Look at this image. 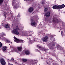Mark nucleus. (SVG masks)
<instances>
[{
    "instance_id": "1",
    "label": "nucleus",
    "mask_w": 65,
    "mask_h": 65,
    "mask_svg": "<svg viewBox=\"0 0 65 65\" xmlns=\"http://www.w3.org/2000/svg\"><path fill=\"white\" fill-rule=\"evenodd\" d=\"M12 4L13 5H14V8H18L19 7V3H17L16 2H12Z\"/></svg>"
},
{
    "instance_id": "2",
    "label": "nucleus",
    "mask_w": 65,
    "mask_h": 65,
    "mask_svg": "<svg viewBox=\"0 0 65 65\" xmlns=\"http://www.w3.org/2000/svg\"><path fill=\"white\" fill-rule=\"evenodd\" d=\"M48 37L47 36L44 37L42 39V40L43 42H47L48 41Z\"/></svg>"
},
{
    "instance_id": "3",
    "label": "nucleus",
    "mask_w": 65,
    "mask_h": 65,
    "mask_svg": "<svg viewBox=\"0 0 65 65\" xmlns=\"http://www.w3.org/2000/svg\"><path fill=\"white\" fill-rule=\"evenodd\" d=\"M12 32L15 34L16 35H19V31L16 29H13V30L12 31Z\"/></svg>"
},
{
    "instance_id": "4",
    "label": "nucleus",
    "mask_w": 65,
    "mask_h": 65,
    "mask_svg": "<svg viewBox=\"0 0 65 65\" xmlns=\"http://www.w3.org/2000/svg\"><path fill=\"white\" fill-rule=\"evenodd\" d=\"M0 61L1 64L2 65H5L6 64V62L3 58H1Z\"/></svg>"
},
{
    "instance_id": "5",
    "label": "nucleus",
    "mask_w": 65,
    "mask_h": 65,
    "mask_svg": "<svg viewBox=\"0 0 65 65\" xmlns=\"http://www.w3.org/2000/svg\"><path fill=\"white\" fill-rule=\"evenodd\" d=\"M53 22L54 23H55V24H57L58 23V19L57 18H55L54 17H53Z\"/></svg>"
},
{
    "instance_id": "6",
    "label": "nucleus",
    "mask_w": 65,
    "mask_h": 65,
    "mask_svg": "<svg viewBox=\"0 0 65 65\" xmlns=\"http://www.w3.org/2000/svg\"><path fill=\"white\" fill-rule=\"evenodd\" d=\"M50 14H51V11H49L45 13V15L46 17L47 18L48 17H50Z\"/></svg>"
},
{
    "instance_id": "7",
    "label": "nucleus",
    "mask_w": 65,
    "mask_h": 65,
    "mask_svg": "<svg viewBox=\"0 0 65 65\" xmlns=\"http://www.w3.org/2000/svg\"><path fill=\"white\" fill-rule=\"evenodd\" d=\"M34 10V8L33 7H30L28 10V11L29 12L31 13Z\"/></svg>"
},
{
    "instance_id": "8",
    "label": "nucleus",
    "mask_w": 65,
    "mask_h": 65,
    "mask_svg": "<svg viewBox=\"0 0 65 65\" xmlns=\"http://www.w3.org/2000/svg\"><path fill=\"white\" fill-rule=\"evenodd\" d=\"M52 8L55 9H59V5H54L53 7Z\"/></svg>"
},
{
    "instance_id": "9",
    "label": "nucleus",
    "mask_w": 65,
    "mask_h": 65,
    "mask_svg": "<svg viewBox=\"0 0 65 65\" xmlns=\"http://www.w3.org/2000/svg\"><path fill=\"white\" fill-rule=\"evenodd\" d=\"M6 34L4 32H2L1 33V38H2V39H4V36H6Z\"/></svg>"
},
{
    "instance_id": "10",
    "label": "nucleus",
    "mask_w": 65,
    "mask_h": 65,
    "mask_svg": "<svg viewBox=\"0 0 65 65\" xmlns=\"http://www.w3.org/2000/svg\"><path fill=\"white\" fill-rule=\"evenodd\" d=\"M59 9H62V8H64L65 7V5H64V4H62V5H59Z\"/></svg>"
},
{
    "instance_id": "11",
    "label": "nucleus",
    "mask_w": 65,
    "mask_h": 65,
    "mask_svg": "<svg viewBox=\"0 0 65 65\" xmlns=\"http://www.w3.org/2000/svg\"><path fill=\"white\" fill-rule=\"evenodd\" d=\"M25 54L26 55H29L30 54V51L29 50H26L24 52Z\"/></svg>"
},
{
    "instance_id": "12",
    "label": "nucleus",
    "mask_w": 65,
    "mask_h": 65,
    "mask_svg": "<svg viewBox=\"0 0 65 65\" xmlns=\"http://www.w3.org/2000/svg\"><path fill=\"white\" fill-rule=\"evenodd\" d=\"M37 47L38 48H42V51H46V50L45 49V48H43L42 47L38 45H37Z\"/></svg>"
},
{
    "instance_id": "13",
    "label": "nucleus",
    "mask_w": 65,
    "mask_h": 65,
    "mask_svg": "<svg viewBox=\"0 0 65 65\" xmlns=\"http://www.w3.org/2000/svg\"><path fill=\"white\" fill-rule=\"evenodd\" d=\"M5 27L6 28L8 29L10 27V25L9 24H6L5 25Z\"/></svg>"
},
{
    "instance_id": "14",
    "label": "nucleus",
    "mask_w": 65,
    "mask_h": 65,
    "mask_svg": "<svg viewBox=\"0 0 65 65\" xmlns=\"http://www.w3.org/2000/svg\"><path fill=\"white\" fill-rule=\"evenodd\" d=\"M17 49L18 51L21 52L22 50V46L18 47H17Z\"/></svg>"
},
{
    "instance_id": "15",
    "label": "nucleus",
    "mask_w": 65,
    "mask_h": 65,
    "mask_svg": "<svg viewBox=\"0 0 65 65\" xmlns=\"http://www.w3.org/2000/svg\"><path fill=\"white\" fill-rule=\"evenodd\" d=\"M24 42V40H19L18 39V41H17V43H18V42H20V43H21V42Z\"/></svg>"
},
{
    "instance_id": "16",
    "label": "nucleus",
    "mask_w": 65,
    "mask_h": 65,
    "mask_svg": "<svg viewBox=\"0 0 65 65\" xmlns=\"http://www.w3.org/2000/svg\"><path fill=\"white\" fill-rule=\"evenodd\" d=\"M36 61H37V60H34L31 62V64H32V65H34L35 64V63H37V62H36Z\"/></svg>"
},
{
    "instance_id": "17",
    "label": "nucleus",
    "mask_w": 65,
    "mask_h": 65,
    "mask_svg": "<svg viewBox=\"0 0 65 65\" xmlns=\"http://www.w3.org/2000/svg\"><path fill=\"white\" fill-rule=\"evenodd\" d=\"M30 24L32 26H35L36 25V22H31Z\"/></svg>"
},
{
    "instance_id": "18",
    "label": "nucleus",
    "mask_w": 65,
    "mask_h": 65,
    "mask_svg": "<svg viewBox=\"0 0 65 65\" xmlns=\"http://www.w3.org/2000/svg\"><path fill=\"white\" fill-rule=\"evenodd\" d=\"M7 48V47L6 46H4L2 48L3 51H5Z\"/></svg>"
},
{
    "instance_id": "19",
    "label": "nucleus",
    "mask_w": 65,
    "mask_h": 65,
    "mask_svg": "<svg viewBox=\"0 0 65 65\" xmlns=\"http://www.w3.org/2000/svg\"><path fill=\"white\" fill-rule=\"evenodd\" d=\"M22 61L23 62H26L28 61V60L26 59H22Z\"/></svg>"
},
{
    "instance_id": "20",
    "label": "nucleus",
    "mask_w": 65,
    "mask_h": 65,
    "mask_svg": "<svg viewBox=\"0 0 65 65\" xmlns=\"http://www.w3.org/2000/svg\"><path fill=\"white\" fill-rule=\"evenodd\" d=\"M64 32L63 31H61V35L62 37H64V36H65V35L63 34Z\"/></svg>"
},
{
    "instance_id": "21",
    "label": "nucleus",
    "mask_w": 65,
    "mask_h": 65,
    "mask_svg": "<svg viewBox=\"0 0 65 65\" xmlns=\"http://www.w3.org/2000/svg\"><path fill=\"white\" fill-rule=\"evenodd\" d=\"M3 15V16H4V17H6L7 15V13H6V12H5L4 13Z\"/></svg>"
},
{
    "instance_id": "22",
    "label": "nucleus",
    "mask_w": 65,
    "mask_h": 65,
    "mask_svg": "<svg viewBox=\"0 0 65 65\" xmlns=\"http://www.w3.org/2000/svg\"><path fill=\"white\" fill-rule=\"evenodd\" d=\"M14 38L15 39V40L14 41H15V42H18V39L17 38H16V37H14Z\"/></svg>"
},
{
    "instance_id": "23",
    "label": "nucleus",
    "mask_w": 65,
    "mask_h": 65,
    "mask_svg": "<svg viewBox=\"0 0 65 65\" xmlns=\"http://www.w3.org/2000/svg\"><path fill=\"white\" fill-rule=\"evenodd\" d=\"M23 35H24V36H30V35H29V34L25 33L23 34Z\"/></svg>"
},
{
    "instance_id": "24",
    "label": "nucleus",
    "mask_w": 65,
    "mask_h": 65,
    "mask_svg": "<svg viewBox=\"0 0 65 65\" xmlns=\"http://www.w3.org/2000/svg\"><path fill=\"white\" fill-rule=\"evenodd\" d=\"M48 9L47 8H45L44 10V12H46V11H47Z\"/></svg>"
},
{
    "instance_id": "25",
    "label": "nucleus",
    "mask_w": 65,
    "mask_h": 65,
    "mask_svg": "<svg viewBox=\"0 0 65 65\" xmlns=\"http://www.w3.org/2000/svg\"><path fill=\"white\" fill-rule=\"evenodd\" d=\"M16 29L17 30H20V29L19 28V27H18V26H17L16 27Z\"/></svg>"
},
{
    "instance_id": "26",
    "label": "nucleus",
    "mask_w": 65,
    "mask_h": 65,
    "mask_svg": "<svg viewBox=\"0 0 65 65\" xmlns=\"http://www.w3.org/2000/svg\"><path fill=\"white\" fill-rule=\"evenodd\" d=\"M3 2V0H0V4L2 3Z\"/></svg>"
},
{
    "instance_id": "27",
    "label": "nucleus",
    "mask_w": 65,
    "mask_h": 65,
    "mask_svg": "<svg viewBox=\"0 0 65 65\" xmlns=\"http://www.w3.org/2000/svg\"><path fill=\"white\" fill-rule=\"evenodd\" d=\"M17 17H18V18L20 17V13H19L18 15L16 16V17H15V18H17Z\"/></svg>"
},
{
    "instance_id": "28",
    "label": "nucleus",
    "mask_w": 65,
    "mask_h": 65,
    "mask_svg": "<svg viewBox=\"0 0 65 65\" xmlns=\"http://www.w3.org/2000/svg\"><path fill=\"white\" fill-rule=\"evenodd\" d=\"M2 43H1V42H0V48L2 47Z\"/></svg>"
},
{
    "instance_id": "29",
    "label": "nucleus",
    "mask_w": 65,
    "mask_h": 65,
    "mask_svg": "<svg viewBox=\"0 0 65 65\" xmlns=\"http://www.w3.org/2000/svg\"><path fill=\"white\" fill-rule=\"evenodd\" d=\"M11 60H12V61H14V59H13L12 57L11 58Z\"/></svg>"
},
{
    "instance_id": "30",
    "label": "nucleus",
    "mask_w": 65,
    "mask_h": 65,
    "mask_svg": "<svg viewBox=\"0 0 65 65\" xmlns=\"http://www.w3.org/2000/svg\"><path fill=\"white\" fill-rule=\"evenodd\" d=\"M29 43H30V44H32V41H30L29 42Z\"/></svg>"
},
{
    "instance_id": "31",
    "label": "nucleus",
    "mask_w": 65,
    "mask_h": 65,
    "mask_svg": "<svg viewBox=\"0 0 65 65\" xmlns=\"http://www.w3.org/2000/svg\"><path fill=\"white\" fill-rule=\"evenodd\" d=\"M7 42L8 43H9V42H10V41L8 40H7Z\"/></svg>"
},
{
    "instance_id": "32",
    "label": "nucleus",
    "mask_w": 65,
    "mask_h": 65,
    "mask_svg": "<svg viewBox=\"0 0 65 65\" xmlns=\"http://www.w3.org/2000/svg\"><path fill=\"white\" fill-rule=\"evenodd\" d=\"M30 0H24V1H30Z\"/></svg>"
},
{
    "instance_id": "33",
    "label": "nucleus",
    "mask_w": 65,
    "mask_h": 65,
    "mask_svg": "<svg viewBox=\"0 0 65 65\" xmlns=\"http://www.w3.org/2000/svg\"><path fill=\"white\" fill-rule=\"evenodd\" d=\"M53 46H55V45L54 44H53L52 45Z\"/></svg>"
},
{
    "instance_id": "34",
    "label": "nucleus",
    "mask_w": 65,
    "mask_h": 65,
    "mask_svg": "<svg viewBox=\"0 0 65 65\" xmlns=\"http://www.w3.org/2000/svg\"><path fill=\"white\" fill-rule=\"evenodd\" d=\"M42 4H43H43H44V2H43L42 3Z\"/></svg>"
},
{
    "instance_id": "35",
    "label": "nucleus",
    "mask_w": 65,
    "mask_h": 65,
    "mask_svg": "<svg viewBox=\"0 0 65 65\" xmlns=\"http://www.w3.org/2000/svg\"><path fill=\"white\" fill-rule=\"evenodd\" d=\"M9 65H13V64H10Z\"/></svg>"
},
{
    "instance_id": "36",
    "label": "nucleus",
    "mask_w": 65,
    "mask_h": 65,
    "mask_svg": "<svg viewBox=\"0 0 65 65\" xmlns=\"http://www.w3.org/2000/svg\"><path fill=\"white\" fill-rule=\"evenodd\" d=\"M13 17V16H12V15H11V18H12V17Z\"/></svg>"
},
{
    "instance_id": "37",
    "label": "nucleus",
    "mask_w": 65,
    "mask_h": 65,
    "mask_svg": "<svg viewBox=\"0 0 65 65\" xmlns=\"http://www.w3.org/2000/svg\"><path fill=\"white\" fill-rule=\"evenodd\" d=\"M13 1H14V0H13Z\"/></svg>"
},
{
    "instance_id": "38",
    "label": "nucleus",
    "mask_w": 65,
    "mask_h": 65,
    "mask_svg": "<svg viewBox=\"0 0 65 65\" xmlns=\"http://www.w3.org/2000/svg\"><path fill=\"white\" fill-rule=\"evenodd\" d=\"M0 29H1V27L0 26Z\"/></svg>"
},
{
    "instance_id": "39",
    "label": "nucleus",
    "mask_w": 65,
    "mask_h": 65,
    "mask_svg": "<svg viewBox=\"0 0 65 65\" xmlns=\"http://www.w3.org/2000/svg\"><path fill=\"white\" fill-rule=\"evenodd\" d=\"M59 48L60 49V47H59Z\"/></svg>"
},
{
    "instance_id": "40",
    "label": "nucleus",
    "mask_w": 65,
    "mask_h": 65,
    "mask_svg": "<svg viewBox=\"0 0 65 65\" xmlns=\"http://www.w3.org/2000/svg\"><path fill=\"white\" fill-rule=\"evenodd\" d=\"M37 50V51H38V50Z\"/></svg>"
},
{
    "instance_id": "41",
    "label": "nucleus",
    "mask_w": 65,
    "mask_h": 65,
    "mask_svg": "<svg viewBox=\"0 0 65 65\" xmlns=\"http://www.w3.org/2000/svg\"><path fill=\"white\" fill-rule=\"evenodd\" d=\"M30 32L31 31H29V33H30Z\"/></svg>"
},
{
    "instance_id": "42",
    "label": "nucleus",
    "mask_w": 65,
    "mask_h": 65,
    "mask_svg": "<svg viewBox=\"0 0 65 65\" xmlns=\"http://www.w3.org/2000/svg\"><path fill=\"white\" fill-rule=\"evenodd\" d=\"M35 41V40H34Z\"/></svg>"
}]
</instances>
